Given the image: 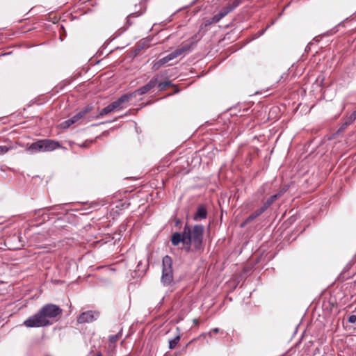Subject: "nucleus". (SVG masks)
<instances>
[{
	"label": "nucleus",
	"mask_w": 356,
	"mask_h": 356,
	"mask_svg": "<svg viewBox=\"0 0 356 356\" xmlns=\"http://www.w3.org/2000/svg\"><path fill=\"white\" fill-rule=\"evenodd\" d=\"M180 222V220H176V224H179Z\"/></svg>",
	"instance_id": "nucleus-29"
},
{
	"label": "nucleus",
	"mask_w": 356,
	"mask_h": 356,
	"mask_svg": "<svg viewBox=\"0 0 356 356\" xmlns=\"http://www.w3.org/2000/svg\"><path fill=\"white\" fill-rule=\"evenodd\" d=\"M242 1L243 0H234L232 2L228 3L213 17L204 19V21L200 26V31L212 24L218 22L222 18L225 17L228 13H231L237 6H238L242 3Z\"/></svg>",
	"instance_id": "nucleus-3"
},
{
	"label": "nucleus",
	"mask_w": 356,
	"mask_h": 356,
	"mask_svg": "<svg viewBox=\"0 0 356 356\" xmlns=\"http://www.w3.org/2000/svg\"><path fill=\"white\" fill-rule=\"evenodd\" d=\"M207 209L206 206L204 204L198 205L197 211L193 216L194 220H200L207 218Z\"/></svg>",
	"instance_id": "nucleus-12"
},
{
	"label": "nucleus",
	"mask_w": 356,
	"mask_h": 356,
	"mask_svg": "<svg viewBox=\"0 0 356 356\" xmlns=\"http://www.w3.org/2000/svg\"><path fill=\"white\" fill-rule=\"evenodd\" d=\"M264 31H262L259 34V35H262V34H263V33H264Z\"/></svg>",
	"instance_id": "nucleus-30"
},
{
	"label": "nucleus",
	"mask_w": 356,
	"mask_h": 356,
	"mask_svg": "<svg viewBox=\"0 0 356 356\" xmlns=\"http://www.w3.org/2000/svg\"><path fill=\"white\" fill-rule=\"evenodd\" d=\"M193 323L195 325H198L199 324V319H197V318L193 319Z\"/></svg>",
	"instance_id": "nucleus-27"
},
{
	"label": "nucleus",
	"mask_w": 356,
	"mask_h": 356,
	"mask_svg": "<svg viewBox=\"0 0 356 356\" xmlns=\"http://www.w3.org/2000/svg\"><path fill=\"white\" fill-rule=\"evenodd\" d=\"M176 330L177 334L175 335V337L173 339L169 340L168 348L171 350L175 348V347L179 343L181 339V333L180 328L179 327H177Z\"/></svg>",
	"instance_id": "nucleus-14"
},
{
	"label": "nucleus",
	"mask_w": 356,
	"mask_h": 356,
	"mask_svg": "<svg viewBox=\"0 0 356 356\" xmlns=\"http://www.w3.org/2000/svg\"><path fill=\"white\" fill-rule=\"evenodd\" d=\"M113 111H115L114 108L112 106V104H108L107 106H106L105 108H104L98 115H97L96 116H90V118H102L103 116L106 115H108V113L113 112Z\"/></svg>",
	"instance_id": "nucleus-16"
},
{
	"label": "nucleus",
	"mask_w": 356,
	"mask_h": 356,
	"mask_svg": "<svg viewBox=\"0 0 356 356\" xmlns=\"http://www.w3.org/2000/svg\"><path fill=\"white\" fill-rule=\"evenodd\" d=\"M81 120H82V118H81V116L79 115V114L77 113L76 115H74V116H72V118H69L68 120L63 122L61 124H60V127L61 128L63 129H67L69 128L71 125H72L74 123H76L78 122L79 121H80Z\"/></svg>",
	"instance_id": "nucleus-13"
},
{
	"label": "nucleus",
	"mask_w": 356,
	"mask_h": 356,
	"mask_svg": "<svg viewBox=\"0 0 356 356\" xmlns=\"http://www.w3.org/2000/svg\"><path fill=\"white\" fill-rule=\"evenodd\" d=\"M356 120V113H353L345 121L342 125V128L345 129L346 127L352 124Z\"/></svg>",
	"instance_id": "nucleus-21"
},
{
	"label": "nucleus",
	"mask_w": 356,
	"mask_h": 356,
	"mask_svg": "<svg viewBox=\"0 0 356 356\" xmlns=\"http://www.w3.org/2000/svg\"><path fill=\"white\" fill-rule=\"evenodd\" d=\"M158 83V75L154 76L147 84L136 89L133 92H131L133 97H136L138 95H145L149 92L154 88Z\"/></svg>",
	"instance_id": "nucleus-8"
},
{
	"label": "nucleus",
	"mask_w": 356,
	"mask_h": 356,
	"mask_svg": "<svg viewBox=\"0 0 356 356\" xmlns=\"http://www.w3.org/2000/svg\"><path fill=\"white\" fill-rule=\"evenodd\" d=\"M92 109H93V106L91 104H88V105L86 106L85 107H83V108H81L78 112V113L79 114L81 118L82 119H83V118H86V116L91 113Z\"/></svg>",
	"instance_id": "nucleus-18"
},
{
	"label": "nucleus",
	"mask_w": 356,
	"mask_h": 356,
	"mask_svg": "<svg viewBox=\"0 0 356 356\" xmlns=\"http://www.w3.org/2000/svg\"><path fill=\"white\" fill-rule=\"evenodd\" d=\"M4 141L7 143V145H0V155L5 154L9 150L15 148V147L13 145L12 142L9 139H6Z\"/></svg>",
	"instance_id": "nucleus-17"
},
{
	"label": "nucleus",
	"mask_w": 356,
	"mask_h": 356,
	"mask_svg": "<svg viewBox=\"0 0 356 356\" xmlns=\"http://www.w3.org/2000/svg\"><path fill=\"white\" fill-rule=\"evenodd\" d=\"M122 335V329H121L116 334L111 335L109 337V342L114 346L120 339Z\"/></svg>",
	"instance_id": "nucleus-20"
},
{
	"label": "nucleus",
	"mask_w": 356,
	"mask_h": 356,
	"mask_svg": "<svg viewBox=\"0 0 356 356\" xmlns=\"http://www.w3.org/2000/svg\"><path fill=\"white\" fill-rule=\"evenodd\" d=\"M202 36L198 35V34L194 35L193 37L190 38V42L187 44L191 45V49H192V47L198 41L200 40Z\"/></svg>",
	"instance_id": "nucleus-23"
},
{
	"label": "nucleus",
	"mask_w": 356,
	"mask_h": 356,
	"mask_svg": "<svg viewBox=\"0 0 356 356\" xmlns=\"http://www.w3.org/2000/svg\"><path fill=\"white\" fill-rule=\"evenodd\" d=\"M204 227L202 225H195L191 228L188 224L184 226V234L186 236L187 245L192 244L195 251L202 248Z\"/></svg>",
	"instance_id": "nucleus-2"
},
{
	"label": "nucleus",
	"mask_w": 356,
	"mask_h": 356,
	"mask_svg": "<svg viewBox=\"0 0 356 356\" xmlns=\"http://www.w3.org/2000/svg\"><path fill=\"white\" fill-rule=\"evenodd\" d=\"M140 264H141V261H140V262L138 263V267H139V266H140Z\"/></svg>",
	"instance_id": "nucleus-31"
},
{
	"label": "nucleus",
	"mask_w": 356,
	"mask_h": 356,
	"mask_svg": "<svg viewBox=\"0 0 356 356\" xmlns=\"http://www.w3.org/2000/svg\"><path fill=\"white\" fill-rule=\"evenodd\" d=\"M282 193L280 192L267 199L262 205L264 209L266 211L277 200H278L282 196Z\"/></svg>",
	"instance_id": "nucleus-15"
},
{
	"label": "nucleus",
	"mask_w": 356,
	"mask_h": 356,
	"mask_svg": "<svg viewBox=\"0 0 356 356\" xmlns=\"http://www.w3.org/2000/svg\"><path fill=\"white\" fill-rule=\"evenodd\" d=\"M186 238V236L184 234V229L183 230L182 233L175 232L172 235L171 237L172 244L176 246L179 245L180 242H182L184 244L187 245V240Z\"/></svg>",
	"instance_id": "nucleus-11"
},
{
	"label": "nucleus",
	"mask_w": 356,
	"mask_h": 356,
	"mask_svg": "<svg viewBox=\"0 0 356 356\" xmlns=\"http://www.w3.org/2000/svg\"><path fill=\"white\" fill-rule=\"evenodd\" d=\"M92 143V140H91V141H89V142L86 141V142H84L82 145H81V147H88L90 145V144H91Z\"/></svg>",
	"instance_id": "nucleus-25"
},
{
	"label": "nucleus",
	"mask_w": 356,
	"mask_h": 356,
	"mask_svg": "<svg viewBox=\"0 0 356 356\" xmlns=\"http://www.w3.org/2000/svg\"><path fill=\"white\" fill-rule=\"evenodd\" d=\"M145 8H144L142 10L135 11V12L131 13L130 15H129L127 18V24L129 26H131L133 24V22L131 21V19L134 18V17H139L140 15H141L145 12Z\"/></svg>",
	"instance_id": "nucleus-19"
},
{
	"label": "nucleus",
	"mask_w": 356,
	"mask_h": 356,
	"mask_svg": "<svg viewBox=\"0 0 356 356\" xmlns=\"http://www.w3.org/2000/svg\"><path fill=\"white\" fill-rule=\"evenodd\" d=\"M354 113H356V110L354 111Z\"/></svg>",
	"instance_id": "nucleus-33"
},
{
	"label": "nucleus",
	"mask_w": 356,
	"mask_h": 356,
	"mask_svg": "<svg viewBox=\"0 0 356 356\" xmlns=\"http://www.w3.org/2000/svg\"><path fill=\"white\" fill-rule=\"evenodd\" d=\"M191 51V45L190 44H183L181 47L176 49L174 51L168 54L166 56L159 59L157 61L153 63L152 70L153 71H157L165 64L168 63L170 60L181 56V54H186Z\"/></svg>",
	"instance_id": "nucleus-5"
},
{
	"label": "nucleus",
	"mask_w": 356,
	"mask_h": 356,
	"mask_svg": "<svg viewBox=\"0 0 356 356\" xmlns=\"http://www.w3.org/2000/svg\"><path fill=\"white\" fill-rule=\"evenodd\" d=\"M161 282L163 285H169L173 281L172 259L169 255H165L162 260Z\"/></svg>",
	"instance_id": "nucleus-6"
},
{
	"label": "nucleus",
	"mask_w": 356,
	"mask_h": 356,
	"mask_svg": "<svg viewBox=\"0 0 356 356\" xmlns=\"http://www.w3.org/2000/svg\"><path fill=\"white\" fill-rule=\"evenodd\" d=\"M100 316V312L97 310H88L81 312L77 317L78 324L91 323L97 321Z\"/></svg>",
	"instance_id": "nucleus-7"
},
{
	"label": "nucleus",
	"mask_w": 356,
	"mask_h": 356,
	"mask_svg": "<svg viewBox=\"0 0 356 356\" xmlns=\"http://www.w3.org/2000/svg\"><path fill=\"white\" fill-rule=\"evenodd\" d=\"M348 321L350 323H355L356 322V315H350L348 318Z\"/></svg>",
	"instance_id": "nucleus-24"
},
{
	"label": "nucleus",
	"mask_w": 356,
	"mask_h": 356,
	"mask_svg": "<svg viewBox=\"0 0 356 356\" xmlns=\"http://www.w3.org/2000/svg\"><path fill=\"white\" fill-rule=\"evenodd\" d=\"M218 332H219V329H218V328H217V327H216V328L212 329V330L209 332V335H211V334H212V333H218Z\"/></svg>",
	"instance_id": "nucleus-26"
},
{
	"label": "nucleus",
	"mask_w": 356,
	"mask_h": 356,
	"mask_svg": "<svg viewBox=\"0 0 356 356\" xmlns=\"http://www.w3.org/2000/svg\"><path fill=\"white\" fill-rule=\"evenodd\" d=\"M158 86V88H159V90L160 91H163L168 86H171V82L170 81H164V82H159L158 81V83L157 85Z\"/></svg>",
	"instance_id": "nucleus-22"
},
{
	"label": "nucleus",
	"mask_w": 356,
	"mask_h": 356,
	"mask_svg": "<svg viewBox=\"0 0 356 356\" xmlns=\"http://www.w3.org/2000/svg\"><path fill=\"white\" fill-rule=\"evenodd\" d=\"M266 210L261 206L260 208L253 211L241 224V227H244L246 225L250 223L252 221L255 220L257 218L260 216Z\"/></svg>",
	"instance_id": "nucleus-10"
},
{
	"label": "nucleus",
	"mask_w": 356,
	"mask_h": 356,
	"mask_svg": "<svg viewBox=\"0 0 356 356\" xmlns=\"http://www.w3.org/2000/svg\"><path fill=\"white\" fill-rule=\"evenodd\" d=\"M134 98L131 93H127L122 95L116 101L111 103L115 110H120L124 107V104Z\"/></svg>",
	"instance_id": "nucleus-9"
},
{
	"label": "nucleus",
	"mask_w": 356,
	"mask_h": 356,
	"mask_svg": "<svg viewBox=\"0 0 356 356\" xmlns=\"http://www.w3.org/2000/svg\"><path fill=\"white\" fill-rule=\"evenodd\" d=\"M95 356H103L101 352H98L96 353Z\"/></svg>",
	"instance_id": "nucleus-28"
},
{
	"label": "nucleus",
	"mask_w": 356,
	"mask_h": 356,
	"mask_svg": "<svg viewBox=\"0 0 356 356\" xmlns=\"http://www.w3.org/2000/svg\"><path fill=\"white\" fill-rule=\"evenodd\" d=\"M59 147H60L59 142L51 139H44L31 143L27 147V150L31 153H36L40 152H51Z\"/></svg>",
	"instance_id": "nucleus-4"
},
{
	"label": "nucleus",
	"mask_w": 356,
	"mask_h": 356,
	"mask_svg": "<svg viewBox=\"0 0 356 356\" xmlns=\"http://www.w3.org/2000/svg\"><path fill=\"white\" fill-rule=\"evenodd\" d=\"M62 314L63 309L59 306L48 303L24 321V325L27 327H47L57 322L61 318Z\"/></svg>",
	"instance_id": "nucleus-1"
},
{
	"label": "nucleus",
	"mask_w": 356,
	"mask_h": 356,
	"mask_svg": "<svg viewBox=\"0 0 356 356\" xmlns=\"http://www.w3.org/2000/svg\"><path fill=\"white\" fill-rule=\"evenodd\" d=\"M189 250H190V247H188V248H187V251H189Z\"/></svg>",
	"instance_id": "nucleus-32"
}]
</instances>
